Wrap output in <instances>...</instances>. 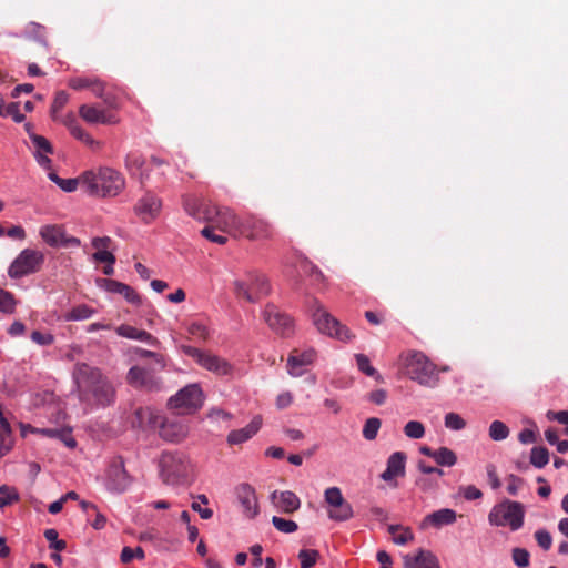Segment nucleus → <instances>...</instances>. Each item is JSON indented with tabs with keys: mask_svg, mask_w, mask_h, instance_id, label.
Wrapping results in <instances>:
<instances>
[{
	"mask_svg": "<svg viewBox=\"0 0 568 568\" xmlns=\"http://www.w3.org/2000/svg\"><path fill=\"white\" fill-rule=\"evenodd\" d=\"M72 379L81 403L108 407L115 402V388L100 368L87 363H77L72 369Z\"/></svg>",
	"mask_w": 568,
	"mask_h": 568,
	"instance_id": "1",
	"label": "nucleus"
},
{
	"mask_svg": "<svg viewBox=\"0 0 568 568\" xmlns=\"http://www.w3.org/2000/svg\"><path fill=\"white\" fill-rule=\"evenodd\" d=\"M82 189L93 196H116L125 186L124 176L112 168H100L81 174Z\"/></svg>",
	"mask_w": 568,
	"mask_h": 568,
	"instance_id": "2",
	"label": "nucleus"
},
{
	"mask_svg": "<svg viewBox=\"0 0 568 568\" xmlns=\"http://www.w3.org/2000/svg\"><path fill=\"white\" fill-rule=\"evenodd\" d=\"M159 471L164 484L178 486L189 479L193 466L190 458L181 452H163L159 459Z\"/></svg>",
	"mask_w": 568,
	"mask_h": 568,
	"instance_id": "3",
	"label": "nucleus"
},
{
	"mask_svg": "<svg viewBox=\"0 0 568 568\" xmlns=\"http://www.w3.org/2000/svg\"><path fill=\"white\" fill-rule=\"evenodd\" d=\"M404 373L412 381L425 387L438 385L439 376L436 366L427 356L418 351H410L402 356Z\"/></svg>",
	"mask_w": 568,
	"mask_h": 568,
	"instance_id": "4",
	"label": "nucleus"
},
{
	"mask_svg": "<svg viewBox=\"0 0 568 568\" xmlns=\"http://www.w3.org/2000/svg\"><path fill=\"white\" fill-rule=\"evenodd\" d=\"M313 324L321 334L348 343L355 338L352 331L325 310L316 300L311 305Z\"/></svg>",
	"mask_w": 568,
	"mask_h": 568,
	"instance_id": "5",
	"label": "nucleus"
},
{
	"mask_svg": "<svg viewBox=\"0 0 568 568\" xmlns=\"http://www.w3.org/2000/svg\"><path fill=\"white\" fill-rule=\"evenodd\" d=\"M525 509L518 501L504 500L495 505L489 515L488 521L493 526H509L513 531L520 529L524 525Z\"/></svg>",
	"mask_w": 568,
	"mask_h": 568,
	"instance_id": "6",
	"label": "nucleus"
},
{
	"mask_svg": "<svg viewBox=\"0 0 568 568\" xmlns=\"http://www.w3.org/2000/svg\"><path fill=\"white\" fill-rule=\"evenodd\" d=\"M184 353L192 357L202 368L219 377H232L234 366L225 358L193 346H183Z\"/></svg>",
	"mask_w": 568,
	"mask_h": 568,
	"instance_id": "7",
	"label": "nucleus"
},
{
	"mask_svg": "<svg viewBox=\"0 0 568 568\" xmlns=\"http://www.w3.org/2000/svg\"><path fill=\"white\" fill-rule=\"evenodd\" d=\"M235 294L250 303H256L271 292V286L265 275L252 272L247 274L246 280L234 282Z\"/></svg>",
	"mask_w": 568,
	"mask_h": 568,
	"instance_id": "8",
	"label": "nucleus"
},
{
	"mask_svg": "<svg viewBox=\"0 0 568 568\" xmlns=\"http://www.w3.org/2000/svg\"><path fill=\"white\" fill-rule=\"evenodd\" d=\"M203 405V392L197 384H190L169 399V407L178 414H192Z\"/></svg>",
	"mask_w": 568,
	"mask_h": 568,
	"instance_id": "9",
	"label": "nucleus"
},
{
	"mask_svg": "<svg viewBox=\"0 0 568 568\" xmlns=\"http://www.w3.org/2000/svg\"><path fill=\"white\" fill-rule=\"evenodd\" d=\"M44 261V255L36 250H23L11 263L8 274L11 278H20L22 276L36 273Z\"/></svg>",
	"mask_w": 568,
	"mask_h": 568,
	"instance_id": "10",
	"label": "nucleus"
},
{
	"mask_svg": "<svg viewBox=\"0 0 568 568\" xmlns=\"http://www.w3.org/2000/svg\"><path fill=\"white\" fill-rule=\"evenodd\" d=\"M325 503L329 506L328 517L335 521H346L354 516L352 505L345 500L338 487H329L324 493Z\"/></svg>",
	"mask_w": 568,
	"mask_h": 568,
	"instance_id": "11",
	"label": "nucleus"
},
{
	"mask_svg": "<svg viewBox=\"0 0 568 568\" xmlns=\"http://www.w3.org/2000/svg\"><path fill=\"white\" fill-rule=\"evenodd\" d=\"M156 371H160L158 366L150 368L132 366L128 372L126 381L135 388L149 392L160 390L162 388V381L155 375Z\"/></svg>",
	"mask_w": 568,
	"mask_h": 568,
	"instance_id": "12",
	"label": "nucleus"
},
{
	"mask_svg": "<svg viewBox=\"0 0 568 568\" xmlns=\"http://www.w3.org/2000/svg\"><path fill=\"white\" fill-rule=\"evenodd\" d=\"M241 236L251 241H267L273 239L274 229L267 221L248 215L243 219L239 237Z\"/></svg>",
	"mask_w": 568,
	"mask_h": 568,
	"instance_id": "13",
	"label": "nucleus"
},
{
	"mask_svg": "<svg viewBox=\"0 0 568 568\" xmlns=\"http://www.w3.org/2000/svg\"><path fill=\"white\" fill-rule=\"evenodd\" d=\"M39 234L52 247H78L81 245V241L75 236L68 235L61 225H43Z\"/></svg>",
	"mask_w": 568,
	"mask_h": 568,
	"instance_id": "14",
	"label": "nucleus"
},
{
	"mask_svg": "<svg viewBox=\"0 0 568 568\" xmlns=\"http://www.w3.org/2000/svg\"><path fill=\"white\" fill-rule=\"evenodd\" d=\"M165 162L156 156H151L146 163L145 159L138 152H131L125 159V166L132 175L139 176L141 182L149 178V168H160Z\"/></svg>",
	"mask_w": 568,
	"mask_h": 568,
	"instance_id": "15",
	"label": "nucleus"
},
{
	"mask_svg": "<svg viewBox=\"0 0 568 568\" xmlns=\"http://www.w3.org/2000/svg\"><path fill=\"white\" fill-rule=\"evenodd\" d=\"M263 318L268 327L280 335H288L292 332V320L282 313L274 304H267L263 312Z\"/></svg>",
	"mask_w": 568,
	"mask_h": 568,
	"instance_id": "16",
	"label": "nucleus"
},
{
	"mask_svg": "<svg viewBox=\"0 0 568 568\" xmlns=\"http://www.w3.org/2000/svg\"><path fill=\"white\" fill-rule=\"evenodd\" d=\"M79 115L90 124H116L119 122L115 113L94 104H82L79 108Z\"/></svg>",
	"mask_w": 568,
	"mask_h": 568,
	"instance_id": "17",
	"label": "nucleus"
},
{
	"mask_svg": "<svg viewBox=\"0 0 568 568\" xmlns=\"http://www.w3.org/2000/svg\"><path fill=\"white\" fill-rule=\"evenodd\" d=\"M316 352L313 348L306 351L293 349L287 358V372L293 377H300L305 373V367L313 364Z\"/></svg>",
	"mask_w": 568,
	"mask_h": 568,
	"instance_id": "18",
	"label": "nucleus"
},
{
	"mask_svg": "<svg viewBox=\"0 0 568 568\" xmlns=\"http://www.w3.org/2000/svg\"><path fill=\"white\" fill-rule=\"evenodd\" d=\"M239 504L245 517L253 519L258 515V501L255 489L248 484H241L235 489Z\"/></svg>",
	"mask_w": 568,
	"mask_h": 568,
	"instance_id": "19",
	"label": "nucleus"
},
{
	"mask_svg": "<svg viewBox=\"0 0 568 568\" xmlns=\"http://www.w3.org/2000/svg\"><path fill=\"white\" fill-rule=\"evenodd\" d=\"M161 207V200L152 193H146L136 202L134 212L143 222L150 223L160 214Z\"/></svg>",
	"mask_w": 568,
	"mask_h": 568,
	"instance_id": "20",
	"label": "nucleus"
},
{
	"mask_svg": "<svg viewBox=\"0 0 568 568\" xmlns=\"http://www.w3.org/2000/svg\"><path fill=\"white\" fill-rule=\"evenodd\" d=\"M244 217L236 215L231 209L222 206L214 225L223 233L239 237Z\"/></svg>",
	"mask_w": 568,
	"mask_h": 568,
	"instance_id": "21",
	"label": "nucleus"
},
{
	"mask_svg": "<svg viewBox=\"0 0 568 568\" xmlns=\"http://www.w3.org/2000/svg\"><path fill=\"white\" fill-rule=\"evenodd\" d=\"M109 488L116 493H122L131 485V478L124 468L121 458L115 459L108 471Z\"/></svg>",
	"mask_w": 568,
	"mask_h": 568,
	"instance_id": "22",
	"label": "nucleus"
},
{
	"mask_svg": "<svg viewBox=\"0 0 568 568\" xmlns=\"http://www.w3.org/2000/svg\"><path fill=\"white\" fill-rule=\"evenodd\" d=\"M160 436L172 443L182 442L189 434V427L181 420H162L160 418Z\"/></svg>",
	"mask_w": 568,
	"mask_h": 568,
	"instance_id": "23",
	"label": "nucleus"
},
{
	"mask_svg": "<svg viewBox=\"0 0 568 568\" xmlns=\"http://www.w3.org/2000/svg\"><path fill=\"white\" fill-rule=\"evenodd\" d=\"M407 456L404 452H395L387 459L386 469L381 474L384 481H392L397 477L405 476Z\"/></svg>",
	"mask_w": 568,
	"mask_h": 568,
	"instance_id": "24",
	"label": "nucleus"
},
{
	"mask_svg": "<svg viewBox=\"0 0 568 568\" xmlns=\"http://www.w3.org/2000/svg\"><path fill=\"white\" fill-rule=\"evenodd\" d=\"M30 140L34 148L33 155L37 159V162L42 168L50 170L51 160L48 155L53 153V148L50 141L47 138L36 133H30Z\"/></svg>",
	"mask_w": 568,
	"mask_h": 568,
	"instance_id": "25",
	"label": "nucleus"
},
{
	"mask_svg": "<svg viewBox=\"0 0 568 568\" xmlns=\"http://www.w3.org/2000/svg\"><path fill=\"white\" fill-rule=\"evenodd\" d=\"M403 561L404 568H440L437 557L424 549H419L416 555H405Z\"/></svg>",
	"mask_w": 568,
	"mask_h": 568,
	"instance_id": "26",
	"label": "nucleus"
},
{
	"mask_svg": "<svg viewBox=\"0 0 568 568\" xmlns=\"http://www.w3.org/2000/svg\"><path fill=\"white\" fill-rule=\"evenodd\" d=\"M100 286L110 293L123 295V297L131 304H140V295L129 285L118 282L115 280L101 278L99 280Z\"/></svg>",
	"mask_w": 568,
	"mask_h": 568,
	"instance_id": "27",
	"label": "nucleus"
},
{
	"mask_svg": "<svg viewBox=\"0 0 568 568\" xmlns=\"http://www.w3.org/2000/svg\"><path fill=\"white\" fill-rule=\"evenodd\" d=\"M271 500L275 507L287 514L296 511L301 506L300 498L290 490L273 491L271 495Z\"/></svg>",
	"mask_w": 568,
	"mask_h": 568,
	"instance_id": "28",
	"label": "nucleus"
},
{
	"mask_svg": "<svg viewBox=\"0 0 568 568\" xmlns=\"http://www.w3.org/2000/svg\"><path fill=\"white\" fill-rule=\"evenodd\" d=\"M457 514L455 510L449 508H443L427 515L422 521V528L433 526L440 528L442 526L452 525L456 521Z\"/></svg>",
	"mask_w": 568,
	"mask_h": 568,
	"instance_id": "29",
	"label": "nucleus"
},
{
	"mask_svg": "<svg viewBox=\"0 0 568 568\" xmlns=\"http://www.w3.org/2000/svg\"><path fill=\"white\" fill-rule=\"evenodd\" d=\"M115 332L121 337L144 342L151 346L159 345V341L156 337H154L153 335H151L150 333H148L144 329H139V328L128 325V324H122V325L118 326L115 328Z\"/></svg>",
	"mask_w": 568,
	"mask_h": 568,
	"instance_id": "30",
	"label": "nucleus"
},
{
	"mask_svg": "<svg viewBox=\"0 0 568 568\" xmlns=\"http://www.w3.org/2000/svg\"><path fill=\"white\" fill-rule=\"evenodd\" d=\"M261 425H262L261 417H254L252 419V422L248 425H246L245 427H243L241 429L232 430L227 435V443L230 445H237V444H242V443L248 440L252 436H254L258 432Z\"/></svg>",
	"mask_w": 568,
	"mask_h": 568,
	"instance_id": "31",
	"label": "nucleus"
},
{
	"mask_svg": "<svg viewBox=\"0 0 568 568\" xmlns=\"http://www.w3.org/2000/svg\"><path fill=\"white\" fill-rule=\"evenodd\" d=\"M160 416L150 407H139L135 409L132 426L136 428L156 427L160 424Z\"/></svg>",
	"mask_w": 568,
	"mask_h": 568,
	"instance_id": "32",
	"label": "nucleus"
},
{
	"mask_svg": "<svg viewBox=\"0 0 568 568\" xmlns=\"http://www.w3.org/2000/svg\"><path fill=\"white\" fill-rule=\"evenodd\" d=\"M69 123L70 133L82 143L89 145L92 149H99L100 142L95 141L88 132H85L77 122L75 116H71Z\"/></svg>",
	"mask_w": 568,
	"mask_h": 568,
	"instance_id": "33",
	"label": "nucleus"
},
{
	"mask_svg": "<svg viewBox=\"0 0 568 568\" xmlns=\"http://www.w3.org/2000/svg\"><path fill=\"white\" fill-rule=\"evenodd\" d=\"M388 532L393 536V541L396 545H406L407 542L414 540V534L408 527L390 525L388 527Z\"/></svg>",
	"mask_w": 568,
	"mask_h": 568,
	"instance_id": "34",
	"label": "nucleus"
},
{
	"mask_svg": "<svg viewBox=\"0 0 568 568\" xmlns=\"http://www.w3.org/2000/svg\"><path fill=\"white\" fill-rule=\"evenodd\" d=\"M204 201H205L204 199H197V197L192 196V195L184 196L183 197V206H184L185 212L190 216L199 220V216H200V214L202 212V207L204 205L203 204Z\"/></svg>",
	"mask_w": 568,
	"mask_h": 568,
	"instance_id": "35",
	"label": "nucleus"
},
{
	"mask_svg": "<svg viewBox=\"0 0 568 568\" xmlns=\"http://www.w3.org/2000/svg\"><path fill=\"white\" fill-rule=\"evenodd\" d=\"M356 364L358 369L367 376L374 377L377 382L383 383V377L371 365L369 358L364 354L355 355Z\"/></svg>",
	"mask_w": 568,
	"mask_h": 568,
	"instance_id": "36",
	"label": "nucleus"
},
{
	"mask_svg": "<svg viewBox=\"0 0 568 568\" xmlns=\"http://www.w3.org/2000/svg\"><path fill=\"white\" fill-rule=\"evenodd\" d=\"M202 212L199 216V221H205L210 223L209 225H213L219 216V213L222 206L213 204L211 201L205 200L203 203Z\"/></svg>",
	"mask_w": 568,
	"mask_h": 568,
	"instance_id": "37",
	"label": "nucleus"
},
{
	"mask_svg": "<svg viewBox=\"0 0 568 568\" xmlns=\"http://www.w3.org/2000/svg\"><path fill=\"white\" fill-rule=\"evenodd\" d=\"M434 460L439 466L452 467L456 464L457 456L452 449L447 447H440L439 449L436 450Z\"/></svg>",
	"mask_w": 568,
	"mask_h": 568,
	"instance_id": "38",
	"label": "nucleus"
},
{
	"mask_svg": "<svg viewBox=\"0 0 568 568\" xmlns=\"http://www.w3.org/2000/svg\"><path fill=\"white\" fill-rule=\"evenodd\" d=\"M509 435V428L507 425L500 420H494L489 426V437L493 440L499 442L504 440Z\"/></svg>",
	"mask_w": 568,
	"mask_h": 568,
	"instance_id": "39",
	"label": "nucleus"
},
{
	"mask_svg": "<svg viewBox=\"0 0 568 568\" xmlns=\"http://www.w3.org/2000/svg\"><path fill=\"white\" fill-rule=\"evenodd\" d=\"M549 462V453L545 447H534L530 454V463L536 468L545 467Z\"/></svg>",
	"mask_w": 568,
	"mask_h": 568,
	"instance_id": "40",
	"label": "nucleus"
},
{
	"mask_svg": "<svg viewBox=\"0 0 568 568\" xmlns=\"http://www.w3.org/2000/svg\"><path fill=\"white\" fill-rule=\"evenodd\" d=\"M404 434L412 439H419L425 436V426L418 420H409L404 426Z\"/></svg>",
	"mask_w": 568,
	"mask_h": 568,
	"instance_id": "41",
	"label": "nucleus"
},
{
	"mask_svg": "<svg viewBox=\"0 0 568 568\" xmlns=\"http://www.w3.org/2000/svg\"><path fill=\"white\" fill-rule=\"evenodd\" d=\"M16 298L12 293L0 288V312L12 314L16 308Z\"/></svg>",
	"mask_w": 568,
	"mask_h": 568,
	"instance_id": "42",
	"label": "nucleus"
},
{
	"mask_svg": "<svg viewBox=\"0 0 568 568\" xmlns=\"http://www.w3.org/2000/svg\"><path fill=\"white\" fill-rule=\"evenodd\" d=\"M43 535L50 542L49 548L54 549L55 551H62L67 548V542L59 539V534L54 528L45 529Z\"/></svg>",
	"mask_w": 568,
	"mask_h": 568,
	"instance_id": "43",
	"label": "nucleus"
},
{
	"mask_svg": "<svg viewBox=\"0 0 568 568\" xmlns=\"http://www.w3.org/2000/svg\"><path fill=\"white\" fill-rule=\"evenodd\" d=\"M69 101V94L65 91H58L51 105V116L54 121L58 120V113L64 108Z\"/></svg>",
	"mask_w": 568,
	"mask_h": 568,
	"instance_id": "44",
	"label": "nucleus"
},
{
	"mask_svg": "<svg viewBox=\"0 0 568 568\" xmlns=\"http://www.w3.org/2000/svg\"><path fill=\"white\" fill-rule=\"evenodd\" d=\"M19 500V494L14 488L7 485L0 486V508L11 505Z\"/></svg>",
	"mask_w": 568,
	"mask_h": 568,
	"instance_id": "45",
	"label": "nucleus"
},
{
	"mask_svg": "<svg viewBox=\"0 0 568 568\" xmlns=\"http://www.w3.org/2000/svg\"><path fill=\"white\" fill-rule=\"evenodd\" d=\"M320 554L314 549H302L298 552V559L301 561V568H312L318 558Z\"/></svg>",
	"mask_w": 568,
	"mask_h": 568,
	"instance_id": "46",
	"label": "nucleus"
},
{
	"mask_svg": "<svg viewBox=\"0 0 568 568\" xmlns=\"http://www.w3.org/2000/svg\"><path fill=\"white\" fill-rule=\"evenodd\" d=\"M381 427V420L376 417H371L366 420L363 427V436L367 440L376 438L378 429Z\"/></svg>",
	"mask_w": 568,
	"mask_h": 568,
	"instance_id": "47",
	"label": "nucleus"
},
{
	"mask_svg": "<svg viewBox=\"0 0 568 568\" xmlns=\"http://www.w3.org/2000/svg\"><path fill=\"white\" fill-rule=\"evenodd\" d=\"M272 524L274 527L285 534H291L297 530L298 526L295 521L284 519L282 517L274 516L272 518Z\"/></svg>",
	"mask_w": 568,
	"mask_h": 568,
	"instance_id": "48",
	"label": "nucleus"
},
{
	"mask_svg": "<svg viewBox=\"0 0 568 568\" xmlns=\"http://www.w3.org/2000/svg\"><path fill=\"white\" fill-rule=\"evenodd\" d=\"M92 314L93 311L89 306L78 305L70 311V313L67 315V318L70 321H82L90 318Z\"/></svg>",
	"mask_w": 568,
	"mask_h": 568,
	"instance_id": "49",
	"label": "nucleus"
},
{
	"mask_svg": "<svg viewBox=\"0 0 568 568\" xmlns=\"http://www.w3.org/2000/svg\"><path fill=\"white\" fill-rule=\"evenodd\" d=\"M445 426L452 430L465 428L466 422L457 413H447L445 415Z\"/></svg>",
	"mask_w": 568,
	"mask_h": 568,
	"instance_id": "50",
	"label": "nucleus"
},
{
	"mask_svg": "<svg viewBox=\"0 0 568 568\" xmlns=\"http://www.w3.org/2000/svg\"><path fill=\"white\" fill-rule=\"evenodd\" d=\"M216 230L217 229L214 224L207 225L204 229H202L201 234L211 242L224 245L227 242V237L221 234H216Z\"/></svg>",
	"mask_w": 568,
	"mask_h": 568,
	"instance_id": "51",
	"label": "nucleus"
},
{
	"mask_svg": "<svg viewBox=\"0 0 568 568\" xmlns=\"http://www.w3.org/2000/svg\"><path fill=\"white\" fill-rule=\"evenodd\" d=\"M511 557L516 566L524 568L529 565L530 555L525 548H514Z\"/></svg>",
	"mask_w": 568,
	"mask_h": 568,
	"instance_id": "52",
	"label": "nucleus"
},
{
	"mask_svg": "<svg viewBox=\"0 0 568 568\" xmlns=\"http://www.w3.org/2000/svg\"><path fill=\"white\" fill-rule=\"evenodd\" d=\"M94 79L95 77H74L69 80L68 85L77 91L90 89Z\"/></svg>",
	"mask_w": 568,
	"mask_h": 568,
	"instance_id": "53",
	"label": "nucleus"
},
{
	"mask_svg": "<svg viewBox=\"0 0 568 568\" xmlns=\"http://www.w3.org/2000/svg\"><path fill=\"white\" fill-rule=\"evenodd\" d=\"M538 546L544 550H549L552 545V537L546 529H538L534 535Z\"/></svg>",
	"mask_w": 568,
	"mask_h": 568,
	"instance_id": "54",
	"label": "nucleus"
},
{
	"mask_svg": "<svg viewBox=\"0 0 568 568\" xmlns=\"http://www.w3.org/2000/svg\"><path fill=\"white\" fill-rule=\"evenodd\" d=\"M1 116H10L17 123H21L24 120V115L20 113L19 103L17 102L6 105Z\"/></svg>",
	"mask_w": 568,
	"mask_h": 568,
	"instance_id": "55",
	"label": "nucleus"
},
{
	"mask_svg": "<svg viewBox=\"0 0 568 568\" xmlns=\"http://www.w3.org/2000/svg\"><path fill=\"white\" fill-rule=\"evenodd\" d=\"M136 354L142 358H148V357L153 358L154 359L153 366H158L159 369L165 368V359L162 355L156 354L151 351L142 349V348H138Z\"/></svg>",
	"mask_w": 568,
	"mask_h": 568,
	"instance_id": "56",
	"label": "nucleus"
},
{
	"mask_svg": "<svg viewBox=\"0 0 568 568\" xmlns=\"http://www.w3.org/2000/svg\"><path fill=\"white\" fill-rule=\"evenodd\" d=\"M30 337H31L32 342H34L36 344L41 345V346H48V345L53 344V342H54V336L52 334L42 333L40 331H33L31 333Z\"/></svg>",
	"mask_w": 568,
	"mask_h": 568,
	"instance_id": "57",
	"label": "nucleus"
},
{
	"mask_svg": "<svg viewBox=\"0 0 568 568\" xmlns=\"http://www.w3.org/2000/svg\"><path fill=\"white\" fill-rule=\"evenodd\" d=\"M187 332L194 336V337H197V338H202V339H206L207 337V328L205 325H203L202 323H197V322H194L192 324H190L189 328H187Z\"/></svg>",
	"mask_w": 568,
	"mask_h": 568,
	"instance_id": "58",
	"label": "nucleus"
},
{
	"mask_svg": "<svg viewBox=\"0 0 568 568\" xmlns=\"http://www.w3.org/2000/svg\"><path fill=\"white\" fill-rule=\"evenodd\" d=\"M303 272L314 280V282H322L324 276L322 272L313 264L304 262L302 264Z\"/></svg>",
	"mask_w": 568,
	"mask_h": 568,
	"instance_id": "59",
	"label": "nucleus"
},
{
	"mask_svg": "<svg viewBox=\"0 0 568 568\" xmlns=\"http://www.w3.org/2000/svg\"><path fill=\"white\" fill-rule=\"evenodd\" d=\"M78 185L82 187L81 175L78 179H61L58 186L65 192H73Z\"/></svg>",
	"mask_w": 568,
	"mask_h": 568,
	"instance_id": "60",
	"label": "nucleus"
},
{
	"mask_svg": "<svg viewBox=\"0 0 568 568\" xmlns=\"http://www.w3.org/2000/svg\"><path fill=\"white\" fill-rule=\"evenodd\" d=\"M93 260L99 263H115V256L108 250L104 251H95L92 255Z\"/></svg>",
	"mask_w": 568,
	"mask_h": 568,
	"instance_id": "61",
	"label": "nucleus"
},
{
	"mask_svg": "<svg viewBox=\"0 0 568 568\" xmlns=\"http://www.w3.org/2000/svg\"><path fill=\"white\" fill-rule=\"evenodd\" d=\"M58 439H60L69 448H74L77 446V442L72 437L70 428H61Z\"/></svg>",
	"mask_w": 568,
	"mask_h": 568,
	"instance_id": "62",
	"label": "nucleus"
},
{
	"mask_svg": "<svg viewBox=\"0 0 568 568\" xmlns=\"http://www.w3.org/2000/svg\"><path fill=\"white\" fill-rule=\"evenodd\" d=\"M387 399V392L385 389H376L368 394V400L375 405H383Z\"/></svg>",
	"mask_w": 568,
	"mask_h": 568,
	"instance_id": "63",
	"label": "nucleus"
},
{
	"mask_svg": "<svg viewBox=\"0 0 568 568\" xmlns=\"http://www.w3.org/2000/svg\"><path fill=\"white\" fill-rule=\"evenodd\" d=\"M547 418L550 420H557L560 424L568 426V410H560V412H547Z\"/></svg>",
	"mask_w": 568,
	"mask_h": 568,
	"instance_id": "64",
	"label": "nucleus"
}]
</instances>
